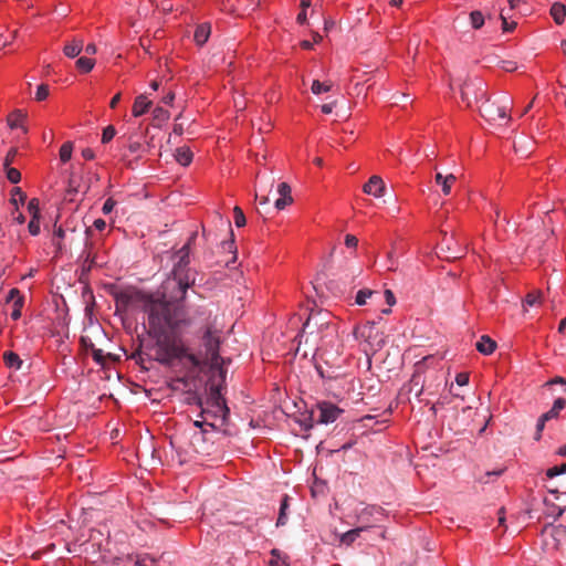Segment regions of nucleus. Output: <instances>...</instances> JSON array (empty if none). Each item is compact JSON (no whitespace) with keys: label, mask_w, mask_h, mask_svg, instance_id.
<instances>
[{"label":"nucleus","mask_w":566,"mask_h":566,"mask_svg":"<svg viewBox=\"0 0 566 566\" xmlns=\"http://www.w3.org/2000/svg\"><path fill=\"white\" fill-rule=\"evenodd\" d=\"M148 334L150 337L180 336L184 328L191 325L192 318L182 304L153 296L146 303Z\"/></svg>","instance_id":"f257e3e1"},{"label":"nucleus","mask_w":566,"mask_h":566,"mask_svg":"<svg viewBox=\"0 0 566 566\" xmlns=\"http://www.w3.org/2000/svg\"><path fill=\"white\" fill-rule=\"evenodd\" d=\"M197 232H192L187 243L174 255V268L169 276L161 284L160 296L156 298L167 300L181 304L188 290L195 283V273L188 268L190 245L195 242Z\"/></svg>","instance_id":"f03ea898"},{"label":"nucleus","mask_w":566,"mask_h":566,"mask_svg":"<svg viewBox=\"0 0 566 566\" xmlns=\"http://www.w3.org/2000/svg\"><path fill=\"white\" fill-rule=\"evenodd\" d=\"M223 384L217 376L211 377L208 398L201 405V417L203 420L196 421L195 426L201 427L206 423L216 429L226 426L230 410L221 392Z\"/></svg>","instance_id":"7ed1b4c3"},{"label":"nucleus","mask_w":566,"mask_h":566,"mask_svg":"<svg viewBox=\"0 0 566 566\" xmlns=\"http://www.w3.org/2000/svg\"><path fill=\"white\" fill-rule=\"evenodd\" d=\"M156 342V360L163 365H170L175 359L186 358L193 367L201 366L199 356L189 353L182 344L180 336L153 337Z\"/></svg>","instance_id":"20e7f679"},{"label":"nucleus","mask_w":566,"mask_h":566,"mask_svg":"<svg viewBox=\"0 0 566 566\" xmlns=\"http://www.w3.org/2000/svg\"><path fill=\"white\" fill-rule=\"evenodd\" d=\"M201 344L205 348V357H199L202 361L201 365L209 364L210 369L214 373L212 376H217L221 379V382H224L227 371L222 365L226 360L219 355V331L212 325H207L201 337Z\"/></svg>","instance_id":"39448f33"},{"label":"nucleus","mask_w":566,"mask_h":566,"mask_svg":"<svg viewBox=\"0 0 566 566\" xmlns=\"http://www.w3.org/2000/svg\"><path fill=\"white\" fill-rule=\"evenodd\" d=\"M510 111L511 99L506 95H503L493 101L488 97L480 106L481 116L489 123H497L501 120L509 122L511 119L509 116Z\"/></svg>","instance_id":"423d86ee"},{"label":"nucleus","mask_w":566,"mask_h":566,"mask_svg":"<svg viewBox=\"0 0 566 566\" xmlns=\"http://www.w3.org/2000/svg\"><path fill=\"white\" fill-rule=\"evenodd\" d=\"M342 412V409L331 402H319L316 406V411H311V422L306 426V429L312 428L314 422L322 424L332 423L340 416Z\"/></svg>","instance_id":"0eeeda50"},{"label":"nucleus","mask_w":566,"mask_h":566,"mask_svg":"<svg viewBox=\"0 0 566 566\" xmlns=\"http://www.w3.org/2000/svg\"><path fill=\"white\" fill-rule=\"evenodd\" d=\"M461 98L468 107H471L472 99L475 102L485 101L488 98L485 83L478 77L467 80L461 86Z\"/></svg>","instance_id":"6e6552de"},{"label":"nucleus","mask_w":566,"mask_h":566,"mask_svg":"<svg viewBox=\"0 0 566 566\" xmlns=\"http://www.w3.org/2000/svg\"><path fill=\"white\" fill-rule=\"evenodd\" d=\"M154 295H149L146 293H143L137 290H126L122 291L116 294V307L119 308H127L128 306L140 303L143 304L144 312L146 311V303L153 298Z\"/></svg>","instance_id":"1a4fd4ad"},{"label":"nucleus","mask_w":566,"mask_h":566,"mask_svg":"<svg viewBox=\"0 0 566 566\" xmlns=\"http://www.w3.org/2000/svg\"><path fill=\"white\" fill-rule=\"evenodd\" d=\"M328 312L312 313L306 322L303 324V332L313 335L316 332H321L323 328H329Z\"/></svg>","instance_id":"9d476101"},{"label":"nucleus","mask_w":566,"mask_h":566,"mask_svg":"<svg viewBox=\"0 0 566 566\" xmlns=\"http://www.w3.org/2000/svg\"><path fill=\"white\" fill-rule=\"evenodd\" d=\"M386 186L381 177L374 175L369 178V180L364 185L363 191L367 195L379 198L384 196Z\"/></svg>","instance_id":"9b49d317"},{"label":"nucleus","mask_w":566,"mask_h":566,"mask_svg":"<svg viewBox=\"0 0 566 566\" xmlns=\"http://www.w3.org/2000/svg\"><path fill=\"white\" fill-rule=\"evenodd\" d=\"M277 192L281 197L275 201L274 205L277 210H283L287 205L293 202L290 185L286 182L279 184Z\"/></svg>","instance_id":"f8f14e48"},{"label":"nucleus","mask_w":566,"mask_h":566,"mask_svg":"<svg viewBox=\"0 0 566 566\" xmlns=\"http://www.w3.org/2000/svg\"><path fill=\"white\" fill-rule=\"evenodd\" d=\"M151 106V101L147 98L145 94H140L135 98L133 104L132 113L133 116L139 117L144 115Z\"/></svg>","instance_id":"ddd939ff"},{"label":"nucleus","mask_w":566,"mask_h":566,"mask_svg":"<svg viewBox=\"0 0 566 566\" xmlns=\"http://www.w3.org/2000/svg\"><path fill=\"white\" fill-rule=\"evenodd\" d=\"M455 180L457 177L453 174L443 176L441 172H437L434 176V181L437 185L441 186V190L444 196H449L451 193V188Z\"/></svg>","instance_id":"4468645a"},{"label":"nucleus","mask_w":566,"mask_h":566,"mask_svg":"<svg viewBox=\"0 0 566 566\" xmlns=\"http://www.w3.org/2000/svg\"><path fill=\"white\" fill-rule=\"evenodd\" d=\"M83 50V40L74 38L72 41L67 42L63 48V53L65 56L70 59H74L78 56V54Z\"/></svg>","instance_id":"2eb2a0df"},{"label":"nucleus","mask_w":566,"mask_h":566,"mask_svg":"<svg viewBox=\"0 0 566 566\" xmlns=\"http://www.w3.org/2000/svg\"><path fill=\"white\" fill-rule=\"evenodd\" d=\"M475 347L481 354L491 355L496 348V343L488 335H483L476 343Z\"/></svg>","instance_id":"dca6fc26"},{"label":"nucleus","mask_w":566,"mask_h":566,"mask_svg":"<svg viewBox=\"0 0 566 566\" xmlns=\"http://www.w3.org/2000/svg\"><path fill=\"white\" fill-rule=\"evenodd\" d=\"M211 33V27L209 23H201L196 28L195 31V41L198 45H203Z\"/></svg>","instance_id":"f3484780"},{"label":"nucleus","mask_w":566,"mask_h":566,"mask_svg":"<svg viewBox=\"0 0 566 566\" xmlns=\"http://www.w3.org/2000/svg\"><path fill=\"white\" fill-rule=\"evenodd\" d=\"M566 400L564 398H557L551 410L544 413V420H552L558 417L559 412L565 408Z\"/></svg>","instance_id":"a211bd4d"},{"label":"nucleus","mask_w":566,"mask_h":566,"mask_svg":"<svg viewBox=\"0 0 566 566\" xmlns=\"http://www.w3.org/2000/svg\"><path fill=\"white\" fill-rule=\"evenodd\" d=\"M551 15L557 24H562L566 15L565 4L555 2L551 8Z\"/></svg>","instance_id":"6ab92c4d"},{"label":"nucleus","mask_w":566,"mask_h":566,"mask_svg":"<svg viewBox=\"0 0 566 566\" xmlns=\"http://www.w3.org/2000/svg\"><path fill=\"white\" fill-rule=\"evenodd\" d=\"M176 160L182 166H188L192 160V153L188 147H180L176 150Z\"/></svg>","instance_id":"aec40b11"},{"label":"nucleus","mask_w":566,"mask_h":566,"mask_svg":"<svg viewBox=\"0 0 566 566\" xmlns=\"http://www.w3.org/2000/svg\"><path fill=\"white\" fill-rule=\"evenodd\" d=\"M3 359H4V363L8 367L10 368H15V369H20L21 365H22V360L20 359V357L13 353V352H6L3 354Z\"/></svg>","instance_id":"412c9836"},{"label":"nucleus","mask_w":566,"mask_h":566,"mask_svg":"<svg viewBox=\"0 0 566 566\" xmlns=\"http://www.w3.org/2000/svg\"><path fill=\"white\" fill-rule=\"evenodd\" d=\"M75 64L78 71L83 73H88L93 70L95 65V60L90 59L87 56H82L76 61Z\"/></svg>","instance_id":"4be33fe9"},{"label":"nucleus","mask_w":566,"mask_h":566,"mask_svg":"<svg viewBox=\"0 0 566 566\" xmlns=\"http://www.w3.org/2000/svg\"><path fill=\"white\" fill-rule=\"evenodd\" d=\"M364 530V527H357L344 533L340 537V542L346 545L353 544Z\"/></svg>","instance_id":"5701e85b"},{"label":"nucleus","mask_w":566,"mask_h":566,"mask_svg":"<svg viewBox=\"0 0 566 566\" xmlns=\"http://www.w3.org/2000/svg\"><path fill=\"white\" fill-rule=\"evenodd\" d=\"M289 509V496L284 495L280 505V513L276 521V526H283L286 524V510Z\"/></svg>","instance_id":"b1692460"},{"label":"nucleus","mask_w":566,"mask_h":566,"mask_svg":"<svg viewBox=\"0 0 566 566\" xmlns=\"http://www.w3.org/2000/svg\"><path fill=\"white\" fill-rule=\"evenodd\" d=\"M470 22L472 28L478 30L483 27L485 17L481 11L474 10L470 13Z\"/></svg>","instance_id":"393cba45"},{"label":"nucleus","mask_w":566,"mask_h":566,"mask_svg":"<svg viewBox=\"0 0 566 566\" xmlns=\"http://www.w3.org/2000/svg\"><path fill=\"white\" fill-rule=\"evenodd\" d=\"M25 117V115L22 113V111L20 109H17L14 112H12L9 116H8V125L10 126V128H17L20 126V123L21 120Z\"/></svg>","instance_id":"a878e982"},{"label":"nucleus","mask_w":566,"mask_h":566,"mask_svg":"<svg viewBox=\"0 0 566 566\" xmlns=\"http://www.w3.org/2000/svg\"><path fill=\"white\" fill-rule=\"evenodd\" d=\"M25 199H27V196L20 187H14L11 190L10 203L12 206H14V208L18 207V201L24 202Z\"/></svg>","instance_id":"bb28decb"},{"label":"nucleus","mask_w":566,"mask_h":566,"mask_svg":"<svg viewBox=\"0 0 566 566\" xmlns=\"http://www.w3.org/2000/svg\"><path fill=\"white\" fill-rule=\"evenodd\" d=\"M153 117L155 120L158 122V125H160L161 123H165L169 119L170 117V114L167 109L160 107V106H157L154 111H153Z\"/></svg>","instance_id":"cd10ccee"},{"label":"nucleus","mask_w":566,"mask_h":566,"mask_svg":"<svg viewBox=\"0 0 566 566\" xmlns=\"http://www.w3.org/2000/svg\"><path fill=\"white\" fill-rule=\"evenodd\" d=\"M73 145L70 142L64 143L60 148V159L66 163L72 157Z\"/></svg>","instance_id":"c85d7f7f"},{"label":"nucleus","mask_w":566,"mask_h":566,"mask_svg":"<svg viewBox=\"0 0 566 566\" xmlns=\"http://www.w3.org/2000/svg\"><path fill=\"white\" fill-rule=\"evenodd\" d=\"M331 88H332L331 84L321 83L318 80H314L312 83V86H311L312 93L316 94V95H318L323 92H328V91H331Z\"/></svg>","instance_id":"c756f323"},{"label":"nucleus","mask_w":566,"mask_h":566,"mask_svg":"<svg viewBox=\"0 0 566 566\" xmlns=\"http://www.w3.org/2000/svg\"><path fill=\"white\" fill-rule=\"evenodd\" d=\"M374 294V291L369 289H363L359 290L355 297V303L357 305H365L368 297H370Z\"/></svg>","instance_id":"7c9ffc66"},{"label":"nucleus","mask_w":566,"mask_h":566,"mask_svg":"<svg viewBox=\"0 0 566 566\" xmlns=\"http://www.w3.org/2000/svg\"><path fill=\"white\" fill-rule=\"evenodd\" d=\"M545 504H546V514L548 516H553L555 518H558L559 516L563 515L564 513V507H560V506H556L555 504H549L547 501H545Z\"/></svg>","instance_id":"2f4dec72"},{"label":"nucleus","mask_w":566,"mask_h":566,"mask_svg":"<svg viewBox=\"0 0 566 566\" xmlns=\"http://www.w3.org/2000/svg\"><path fill=\"white\" fill-rule=\"evenodd\" d=\"M373 327H374V323L368 322L364 326L355 328L356 337H364V338L370 337V332H371Z\"/></svg>","instance_id":"473e14b6"},{"label":"nucleus","mask_w":566,"mask_h":566,"mask_svg":"<svg viewBox=\"0 0 566 566\" xmlns=\"http://www.w3.org/2000/svg\"><path fill=\"white\" fill-rule=\"evenodd\" d=\"M4 171L10 182L18 184L21 180V172L18 169L8 166Z\"/></svg>","instance_id":"72a5a7b5"},{"label":"nucleus","mask_w":566,"mask_h":566,"mask_svg":"<svg viewBox=\"0 0 566 566\" xmlns=\"http://www.w3.org/2000/svg\"><path fill=\"white\" fill-rule=\"evenodd\" d=\"M566 473V463H563L560 465H555L546 470V476L548 479H553L559 474Z\"/></svg>","instance_id":"f704fd0d"},{"label":"nucleus","mask_w":566,"mask_h":566,"mask_svg":"<svg viewBox=\"0 0 566 566\" xmlns=\"http://www.w3.org/2000/svg\"><path fill=\"white\" fill-rule=\"evenodd\" d=\"M233 214H234V223L237 227H243L247 222L245 216L242 211V209L238 206L233 208Z\"/></svg>","instance_id":"c9c22d12"},{"label":"nucleus","mask_w":566,"mask_h":566,"mask_svg":"<svg viewBox=\"0 0 566 566\" xmlns=\"http://www.w3.org/2000/svg\"><path fill=\"white\" fill-rule=\"evenodd\" d=\"M64 234H65V232L61 227L56 228L53 232L52 242L59 251L62 250L61 240L64 238Z\"/></svg>","instance_id":"e433bc0d"},{"label":"nucleus","mask_w":566,"mask_h":566,"mask_svg":"<svg viewBox=\"0 0 566 566\" xmlns=\"http://www.w3.org/2000/svg\"><path fill=\"white\" fill-rule=\"evenodd\" d=\"M28 230H29L30 234L38 235L40 233V218H36V216H33V218H31V220L28 224Z\"/></svg>","instance_id":"4c0bfd02"},{"label":"nucleus","mask_w":566,"mask_h":566,"mask_svg":"<svg viewBox=\"0 0 566 566\" xmlns=\"http://www.w3.org/2000/svg\"><path fill=\"white\" fill-rule=\"evenodd\" d=\"M49 93H50L49 85L41 84L36 88L35 99L39 102L44 101L49 96Z\"/></svg>","instance_id":"58836bf2"},{"label":"nucleus","mask_w":566,"mask_h":566,"mask_svg":"<svg viewBox=\"0 0 566 566\" xmlns=\"http://www.w3.org/2000/svg\"><path fill=\"white\" fill-rule=\"evenodd\" d=\"M24 298H17L13 303V311L11 313L12 319L17 321L21 317V310L23 306Z\"/></svg>","instance_id":"ea45409f"},{"label":"nucleus","mask_w":566,"mask_h":566,"mask_svg":"<svg viewBox=\"0 0 566 566\" xmlns=\"http://www.w3.org/2000/svg\"><path fill=\"white\" fill-rule=\"evenodd\" d=\"M28 210L31 214V218H33V216H36V218H40L39 200L36 198H32L28 202Z\"/></svg>","instance_id":"a19ab883"},{"label":"nucleus","mask_w":566,"mask_h":566,"mask_svg":"<svg viewBox=\"0 0 566 566\" xmlns=\"http://www.w3.org/2000/svg\"><path fill=\"white\" fill-rule=\"evenodd\" d=\"M500 19L502 21V30L504 32H512L515 29L516 22L515 21L509 22L507 18L504 15L503 11H501V13H500Z\"/></svg>","instance_id":"79ce46f5"},{"label":"nucleus","mask_w":566,"mask_h":566,"mask_svg":"<svg viewBox=\"0 0 566 566\" xmlns=\"http://www.w3.org/2000/svg\"><path fill=\"white\" fill-rule=\"evenodd\" d=\"M115 134H116V129L114 128V126H112V125L107 126L103 130L102 143L106 144V143L111 142L114 138Z\"/></svg>","instance_id":"37998d69"},{"label":"nucleus","mask_w":566,"mask_h":566,"mask_svg":"<svg viewBox=\"0 0 566 566\" xmlns=\"http://www.w3.org/2000/svg\"><path fill=\"white\" fill-rule=\"evenodd\" d=\"M541 296H542V294L538 291L537 292H531L525 297V304L528 305V306H533V305H535L536 303L539 302Z\"/></svg>","instance_id":"c03bdc74"},{"label":"nucleus","mask_w":566,"mask_h":566,"mask_svg":"<svg viewBox=\"0 0 566 566\" xmlns=\"http://www.w3.org/2000/svg\"><path fill=\"white\" fill-rule=\"evenodd\" d=\"M91 352H92L93 359L98 365H104L105 364V355H104L102 349H98V348L94 347Z\"/></svg>","instance_id":"a18cd8bd"},{"label":"nucleus","mask_w":566,"mask_h":566,"mask_svg":"<svg viewBox=\"0 0 566 566\" xmlns=\"http://www.w3.org/2000/svg\"><path fill=\"white\" fill-rule=\"evenodd\" d=\"M17 298H24L23 295L21 294V292L18 290V289H11L9 291V294L7 296V302H15Z\"/></svg>","instance_id":"49530a36"},{"label":"nucleus","mask_w":566,"mask_h":566,"mask_svg":"<svg viewBox=\"0 0 566 566\" xmlns=\"http://www.w3.org/2000/svg\"><path fill=\"white\" fill-rule=\"evenodd\" d=\"M116 206V201L112 198H108L102 208L103 213L108 214L113 211L114 207Z\"/></svg>","instance_id":"de8ad7c7"},{"label":"nucleus","mask_w":566,"mask_h":566,"mask_svg":"<svg viewBox=\"0 0 566 566\" xmlns=\"http://www.w3.org/2000/svg\"><path fill=\"white\" fill-rule=\"evenodd\" d=\"M547 420H544V413L539 417L538 421H537V424H536V433H535V439L536 440H539L541 439V433L545 427V423H546Z\"/></svg>","instance_id":"09e8293b"},{"label":"nucleus","mask_w":566,"mask_h":566,"mask_svg":"<svg viewBox=\"0 0 566 566\" xmlns=\"http://www.w3.org/2000/svg\"><path fill=\"white\" fill-rule=\"evenodd\" d=\"M15 155H17V149L11 148L4 158L3 168H8V166H10V164L14 160Z\"/></svg>","instance_id":"8fccbe9b"},{"label":"nucleus","mask_w":566,"mask_h":566,"mask_svg":"<svg viewBox=\"0 0 566 566\" xmlns=\"http://www.w3.org/2000/svg\"><path fill=\"white\" fill-rule=\"evenodd\" d=\"M81 345L82 347L87 352V350H92L94 348V344L92 342V339L87 336H82L81 339Z\"/></svg>","instance_id":"3c124183"},{"label":"nucleus","mask_w":566,"mask_h":566,"mask_svg":"<svg viewBox=\"0 0 566 566\" xmlns=\"http://www.w3.org/2000/svg\"><path fill=\"white\" fill-rule=\"evenodd\" d=\"M11 216H12V220L15 221L19 224H22L25 221L24 216L22 214V212L19 211L18 207L14 208V210L11 213Z\"/></svg>","instance_id":"603ef678"},{"label":"nucleus","mask_w":566,"mask_h":566,"mask_svg":"<svg viewBox=\"0 0 566 566\" xmlns=\"http://www.w3.org/2000/svg\"><path fill=\"white\" fill-rule=\"evenodd\" d=\"M455 382L459 385V386H465L468 385L469 382V374L467 373H460L457 375L455 377Z\"/></svg>","instance_id":"864d4df0"},{"label":"nucleus","mask_w":566,"mask_h":566,"mask_svg":"<svg viewBox=\"0 0 566 566\" xmlns=\"http://www.w3.org/2000/svg\"><path fill=\"white\" fill-rule=\"evenodd\" d=\"M552 534L555 538L559 539L562 536H566V527L556 526L552 528Z\"/></svg>","instance_id":"5fc2aeb1"},{"label":"nucleus","mask_w":566,"mask_h":566,"mask_svg":"<svg viewBox=\"0 0 566 566\" xmlns=\"http://www.w3.org/2000/svg\"><path fill=\"white\" fill-rule=\"evenodd\" d=\"M345 244L348 248H356L358 244V239L353 234H347L345 237Z\"/></svg>","instance_id":"6e6d98bb"},{"label":"nucleus","mask_w":566,"mask_h":566,"mask_svg":"<svg viewBox=\"0 0 566 566\" xmlns=\"http://www.w3.org/2000/svg\"><path fill=\"white\" fill-rule=\"evenodd\" d=\"M385 297H386V302L389 306H392L396 303L395 295L390 290L385 291Z\"/></svg>","instance_id":"4d7b16f0"},{"label":"nucleus","mask_w":566,"mask_h":566,"mask_svg":"<svg viewBox=\"0 0 566 566\" xmlns=\"http://www.w3.org/2000/svg\"><path fill=\"white\" fill-rule=\"evenodd\" d=\"M82 156L86 159V160H92L94 159L95 157V154L93 151V149L91 148H85L82 150Z\"/></svg>","instance_id":"13d9d810"},{"label":"nucleus","mask_w":566,"mask_h":566,"mask_svg":"<svg viewBox=\"0 0 566 566\" xmlns=\"http://www.w3.org/2000/svg\"><path fill=\"white\" fill-rule=\"evenodd\" d=\"M94 228L102 231L106 227V222L103 219H96L93 223Z\"/></svg>","instance_id":"bf43d9fd"},{"label":"nucleus","mask_w":566,"mask_h":566,"mask_svg":"<svg viewBox=\"0 0 566 566\" xmlns=\"http://www.w3.org/2000/svg\"><path fill=\"white\" fill-rule=\"evenodd\" d=\"M97 52L96 45L93 43H90L85 48V53L87 55H94Z\"/></svg>","instance_id":"052dcab7"},{"label":"nucleus","mask_w":566,"mask_h":566,"mask_svg":"<svg viewBox=\"0 0 566 566\" xmlns=\"http://www.w3.org/2000/svg\"><path fill=\"white\" fill-rule=\"evenodd\" d=\"M174 99H175V93L169 92L166 96L163 97V103L170 105V104H172Z\"/></svg>","instance_id":"680f3d73"},{"label":"nucleus","mask_w":566,"mask_h":566,"mask_svg":"<svg viewBox=\"0 0 566 566\" xmlns=\"http://www.w3.org/2000/svg\"><path fill=\"white\" fill-rule=\"evenodd\" d=\"M307 20V17H306V11L302 10L297 17H296V21L300 23V24H304Z\"/></svg>","instance_id":"e2e57ef3"},{"label":"nucleus","mask_w":566,"mask_h":566,"mask_svg":"<svg viewBox=\"0 0 566 566\" xmlns=\"http://www.w3.org/2000/svg\"><path fill=\"white\" fill-rule=\"evenodd\" d=\"M503 69L507 72H512V71L516 70V64L514 62L506 61V62H504Z\"/></svg>","instance_id":"0e129e2a"},{"label":"nucleus","mask_w":566,"mask_h":566,"mask_svg":"<svg viewBox=\"0 0 566 566\" xmlns=\"http://www.w3.org/2000/svg\"><path fill=\"white\" fill-rule=\"evenodd\" d=\"M119 101H120V93H117L111 99V103H109L111 108H115L117 106V104L119 103Z\"/></svg>","instance_id":"69168bd1"},{"label":"nucleus","mask_w":566,"mask_h":566,"mask_svg":"<svg viewBox=\"0 0 566 566\" xmlns=\"http://www.w3.org/2000/svg\"><path fill=\"white\" fill-rule=\"evenodd\" d=\"M195 314L198 315V316H206L208 315V311L205 306H198L195 311Z\"/></svg>","instance_id":"338daca9"},{"label":"nucleus","mask_w":566,"mask_h":566,"mask_svg":"<svg viewBox=\"0 0 566 566\" xmlns=\"http://www.w3.org/2000/svg\"><path fill=\"white\" fill-rule=\"evenodd\" d=\"M154 563H155V560L151 559V558H144V559L138 562V564L140 566H151Z\"/></svg>","instance_id":"774afa93"}]
</instances>
